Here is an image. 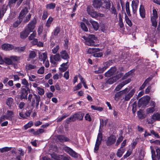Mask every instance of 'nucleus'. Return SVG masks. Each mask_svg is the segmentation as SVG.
Returning a JSON list of instances; mask_svg holds the SVG:
<instances>
[{"label":"nucleus","instance_id":"nucleus-42","mask_svg":"<svg viewBox=\"0 0 160 160\" xmlns=\"http://www.w3.org/2000/svg\"><path fill=\"white\" fill-rule=\"evenodd\" d=\"M21 83L22 84L24 85L25 87L27 88H28L29 89L28 87L29 86V84L27 81V80L23 78L21 80Z\"/></svg>","mask_w":160,"mask_h":160},{"label":"nucleus","instance_id":"nucleus-15","mask_svg":"<svg viewBox=\"0 0 160 160\" xmlns=\"http://www.w3.org/2000/svg\"><path fill=\"white\" fill-rule=\"evenodd\" d=\"M2 49L6 51L11 50L14 48V46L11 44L5 43L2 46Z\"/></svg>","mask_w":160,"mask_h":160},{"label":"nucleus","instance_id":"nucleus-3","mask_svg":"<svg viewBox=\"0 0 160 160\" xmlns=\"http://www.w3.org/2000/svg\"><path fill=\"white\" fill-rule=\"evenodd\" d=\"M28 100L30 102H32V105H33L35 103V99L36 100V106L37 107L39 104V102L41 100L40 97L35 94H33V96L32 94H29L28 98Z\"/></svg>","mask_w":160,"mask_h":160},{"label":"nucleus","instance_id":"nucleus-36","mask_svg":"<svg viewBox=\"0 0 160 160\" xmlns=\"http://www.w3.org/2000/svg\"><path fill=\"white\" fill-rule=\"evenodd\" d=\"M151 79L149 78H147L144 81L142 85L139 88V90H141L144 89L146 87L147 84L150 81Z\"/></svg>","mask_w":160,"mask_h":160},{"label":"nucleus","instance_id":"nucleus-14","mask_svg":"<svg viewBox=\"0 0 160 160\" xmlns=\"http://www.w3.org/2000/svg\"><path fill=\"white\" fill-rule=\"evenodd\" d=\"M38 59L40 61L44 62L47 59V52L38 53Z\"/></svg>","mask_w":160,"mask_h":160},{"label":"nucleus","instance_id":"nucleus-11","mask_svg":"<svg viewBox=\"0 0 160 160\" xmlns=\"http://www.w3.org/2000/svg\"><path fill=\"white\" fill-rule=\"evenodd\" d=\"M116 138L115 136L113 135H111L108 137L106 142V145L107 146H110L114 144L116 140Z\"/></svg>","mask_w":160,"mask_h":160},{"label":"nucleus","instance_id":"nucleus-10","mask_svg":"<svg viewBox=\"0 0 160 160\" xmlns=\"http://www.w3.org/2000/svg\"><path fill=\"white\" fill-rule=\"evenodd\" d=\"M60 60V58L59 54L54 55H52L50 57V62L54 65L55 64L56 62L59 61Z\"/></svg>","mask_w":160,"mask_h":160},{"label":"nucleus","instance_id":"nucleus-61","mask_svg":"<svg viewBox=\"0 0 160 160\" xmlns=\"http://www.w3.org/2000/svg\"><path fill=\"white\" fill-rule=\"evenodd\" d=\"M133 70H131L128 72L126 73L125 75H124L123 77V79H125L126 78L130 76L133 73Z\"/></svg>","mask_w":160,"mask_h":160},{"label":"nucleus","instance_id":"nucleus-64","mask_svg":"<svg viewBox=\"0 0 160 160\" xmlns=\"http://www.w3.org/2000/svg\"><path fill=\"white\" fill-rule=\"evenodd\" d=\"M36 56L35 52L33 51H32L30 52L29 55V57L30 58H34Z\"/></svg>","mask_w":160,"mask_h":160},{"label":"nucleus","instance_id":"nucleus-19","mask_svg":"<svg viewBox=\"0 0 160 160\" xmlns=\"http://www.w3.org/2000/svg\"><path fill=\"white\" fill-rule=\"evenodd\" d=\"M5 116L7 119L11 120L14 117V113L12 111L8 110Z\"/></svg>","mask_w":160,"mask_h":160},{"label":"nucleus","instance_id":"nucleus-34","mask_svg":"<svg viewBox=\"0 0 160 160\" xmlns=\"http://www.w3.org/2000/svg\"><path fill=\"white\" fill-rule=\"evenodd\" d=\"M76 119L75 114L72 115L69 118H67L66 120V123H68L70 122L74 121Z\"/></svg>","mask_w":160,"mask_h":160},{"label":"nucleus","instance_id":"nucleus-53","mask_svg":"<svg viewBox=\"0 0 160 160\" xmlns=\"http://www.w3.org/2000/svg\"><path fill=\"white\" fill-rule=\"evenodd\" d=\"M119 25L121 28H122L123 26V24L122 22V19L120 14L119 15Z\"/></svg>","mask_w":160,"mask_h":160},{"label":"nucleus","instance_id":"nucleus-7","mask_svg":"<svg viewBox=\"0 0 160 160\" xmlns=\"http://www.w3.org/2000/svg\"><path fill=\"white\" fill-rule=\"evenodd\" d=\"M122 76V74H119L111 78H110L107 80L106 83L109 84H112L120 78Z\"/></svg>","mask_w":160,"mask_h":160},{"label":"nucleus","instance_id":"nucleus-35","mask_svg":"<svg viewBox=\"0 0 160 160\" xmlns=\"http://www.w3.org/2000/svg\"><path fill=\"white\" fill-rule=\"evenodd\" d=\"M68 62H67L66 63H63L61 65V67L59 68V69L62 72H64L66 71L68 67L67 65V64L68 63Z\"/></svg>","mask_w":160,"mask_h":160},{"label":"nucleus","instance_id":"nucleus-5","mask_svg":"<svg viewBox=\"0 0 160 160\" xmlns=\"http://www.w3.org/2000/svg\"><path fill=\"white\" fill-rule=\"evenodd\" d=\"M102 134L101 132L98 133L94 150L95 151H97L99 149V145L101 144L102 141Z\"/></svg>","mask_w":160,"mask_h":160},{"label":"nucleus","instance_id":"nucleus-13","mask_svg":"<svg viewBox=\"0 0 160 160\" xmlns=\"http://www.w3.org/2000/svg\"><path fill=\"white\" fill-rule=\"evenodd\" d=\"M131 81L130 79H127L119 84L115 88V90L118 91H119L124 85L129 83Z\"/></svg>","mask_w":160,"mask_h":160},{"label":"nucleus","instance_id":"nucleus-9","mask_svg":"<svg viewBox=\"0 0 160 160\" xmlns=\"http://www.w3.org/2000/svg\"><path fill=\"white\" fill-rule=\"evenodd\" d=\"M150 100L149 96L144 97L140 99L138 101L139 104L143 106H146Z\"/></svg>","mask_w":160,"mask_h":160},{"label":"nucleus","instance_id":"nucleus-44","mask_svg":"<svg viewBox=\"0 0 160 160\" xmlns=\"http://www.w3.org/2000/svg\"><path fill=\"white\" fill-rule=\"evenodd\" d=\"M139 4V1L138 0H133L132 1V7L138 8Z\"/></svg>","mask_w":160,"mask_h":160},{"label":"nucleus","instance_id":"nucleus-24","mask_svg":"<svg viewBox=\"0 0 160 160\" xmlns=\"http://www.w3.org/2000/svg\"><path fill=\"white\" fill-rule=\"evenodd\" d=\"M139 13L140 16L142 18H144L145 17V11L143 6H140L139 8Z\"/></svg>","mask_w":160,"mask_h":160},{"label":"nucleus","instance_id":"nucleus-63","mask_svg":"<svg viewBox=\"0 0 160 160\" xmlns=\"http://www.w3.org/2000/svg\"><path fill=\"white\" fill-rule=\"evenodd\" d=\"M33 125V123L32 121L29 122L28 123L24 125V127L25 129H27L31 127Z\"/></svg>","mask_w":160,"mask_h":160},{"label":"nucleus","instance_id":"nucleus-8","mask_svg":"<svg viewBox=\"0 0 160 160\" xmlns=\"http://www.w3.org/2000/svg\"><path fill=\"white\" fill-rule=\"evenodd\" d=\"M36 22V19L35 18H34L28 24L27 28H26V29L30 32H32L35 28V25Z\"/></svg>","mask_w":160,"mask_h":160},{"label":"nucleus","instance_id":"nucleus-46","mask_svg":"<svg viewBox=\"0 0 160 160\" xmlns=\"http://www.w3.org/2000/svg\"><path fill=\"white\" fill-rule=\"evenodd\" d=\"M81 27L83 30L85 32H87L88 31V28L85 24L83 22H81Z\"/></svg>","mask_w":160,"mask_h":160},{"label":"nucleus","instance_id":"nucleus-51","mask_svg":"<svg viewBox=\"0 0 160 160\" xmlns=\"http://www.w3.org/2000/svg\"><path fill=\"white\" fill-rule=\"evenodd\" d=\"M44 132V130L43 129H39L37 130L36 131L33 133V134L35 135H37L42 133Z\"/></svg>","mask_w":160,"mask_h":160},{"label":"nucleus","instance_id":"nucleus-55","mask_svg":"<svg viewBox=\"0 0 160 160\" xmlns=\"http://www.w3.org/2000/svg\"><path fill=\"white\" fill-rule=\"evenodd\" d=\"M60 32V28L58 27H57L55 28L53 32V35L57 36Z\"/></svg>","mask_w":160,"mask_h":160},{"label":"nucleus","instance_id":"nucleus-60","mask_svg":"<svg viewBox=\"0 0 160 160\" xmlns=\"http://www.w3.org/2000/svg\"><path fill=\"white\" fill-rule=\"evenodd\" d=\"M152 15L153 16L151 17V18H157L158 15L157 13V11L156 9H154L152 11Z\"/></svg>","mask_w":160,"mask_h":160},{"label":"nucleus","instance_id":"nucleus-20","mask_svg":"<svg viewBox=\"0 0 160 160\" xmlns=\"http://www.w3.org/2000/svg\"><path fill=\"white\" fill-rule=\"evenodd\" d=\"M30 33V32L25 28L24 30L21 32L20 37L22 39H25L28 37Z\"/></svg>","mask_w":160,"mask_h":160},{"label":"nucleus","instance_id":"nucleus-59","mask_svg":"<svg viewBox=\"0 0 160 160\" xmlns=\"http://www.w3.org/2000/svg\"><path fill=\"white\" fill-rule=\"evenodd\" d=\"M132 153V150L129 149L127 152L126 154L123 156L124 158H126L129 157Z\"/></svg>","mask_w":160,"mask_h":160},{"label":"nucleus","instance_id":"nucleus-45","mask_svg":"<svg viewBox=\"0 0 160 160\" xmlns=\"http://www.w3.org/2000/svg\"><path fill=\"white\" fill-rule=\"evenodd\" d=\"M157 18H151L152 26L155 28H156L157 26V22L156 21Z\"/></svg>","mask_w":160,"mask_h":160},{"label":"nucleus","instance_id":"nucleus-30","mask_svg":"<svg viewBox=\"0 0 160 160\" xmlns=\"http://www.w3.org/2000/svg\"><path fill=\"white\" fill-rule=\"evenodd\" d=\"M100 51V49L99 48H90L88 49L87 52L89 54H94L95 53L98 52Z\"/></svg>","mask_w":160,"mask_h":160},{"label":"nucleus","instance_id":"nucleus-56","mask_svg":"<svg viewBox=\"0 0 160 160\" xmlns=\"http://www.w3.org/2000/svg\"><path fill=\"white\" fill-rule=\"evenodd\" d=\"M62 76V74L61 73H59V74H55L53 77V79L55 80H58L59 78H61Z\"/></svg>","mask_w":160,"mask_h":160},{"label":"nucleus","instance_id":"nucleus-22","mask_svg":"<svg viewBox=\"0 0 160 160\" xmlns=\"http://www.w3.org/2000/svg\"><path fill=\"white\" fill-rule=\"evenodd\" d=\"M90 22L92 24L93 28L95 30L97 31L98 30L99 27V25L97 22L92 20H90Z\"/></svg>","mask_w":160,"mask_h":160},{"label":"nucleus","instance_id":"nucleus-57","mask_svg":"<svg viewBox=\"0 0 160 160\" xmlns=\"http://www.w3.org/2000/svg\"><path fill=\"white\" fill-rule=\"evenodd\" d=\"M12 63L13 62L17 61L20 60V58L16 56H12L11 57Z\"/></svg>","mask_w":160,"mask_h":160},{"label":"nucleus","instance_id":"nucleus-28","mask_svg":"<svg viewBox=\"0 0 160 160\" xmlns=\"http://www.w3.org/2000/svg\"><path fill=\"white\" fill-rule=\"evenodd\" d=\"M75 115L76 119L79 120H82L83 119V118L84 114L83 113L79 112L77 113H75Z\"/></svg>","mask_w":160,"mask_h":160},{"label":"nucleus","instance_id":"nucleus-47","mask_svg":"<svg viewBox=\"0 0 160 160\" xmlns=\"http://www.w3.org/2000/svg\"><path fill=\"white\" fill-rule=\"evenodd\" d=\"M11 148V147H5L0 149V150L1 152H3L10 151Z\"/></svg>","mask_w":160,"mask_h":160},{"label":"nucleus","instance_id":"nucleus-37","mask_svg":"<svg viewBox=\"0 0 160 160\" xmlns=\"http://www.w3.org/2000/svg\"><path fill=\"white\" fill-rule=\"evenodd\" d=\"M53 20V19L51 17H49L46 22V26L47 27H50Z\"/></svg>","mask_w":160,"mask_h":160},{"label":"nucleus","instance_id":"nucleus-17","mask_svg":"<svg viewBox=\"0 0 160 160\" xmlns=\"http://www.w3.org/2000/svg\"><path fill=\"white\" fill-rule=\"evenodd\" d=\"M116 68L115 67H112L105 74L106 77H109L112 75L116 71Z\"/></svg>","mask_w":160,"mask_h":160},{"label":"nucleus","instance_id":"nucleus-27","mask_svg":"<svg viewBox=\"0 0 160 160\" xmlns=\"http://www.w3.org/2000/svg\"><path fill=\"white\" fill-rule=\"evenodd\" d=\"M125 151V148H120L118 150L116 154L117 157H121Z\"/></svg>","mask_w":160,"mask_h":160},{"label":"nucleus","instance_id":"nucleus-58","mask_svg":"<svg viewBox=\"0 0 160 160\" xmlns=\"http://www.w3.org/2000/svg\"><path fill=\"white\" fill-rule=\"evenodd\" d=\"M44 67L43 66L41 67L37 71L38 73L39 74H42L44 73Z\"/></svg>","mask_w":160,"mask_h":160},{"label":"nucleus","instance_id":"nucleus-49","mask_svg":"<svg viewBox=\"0 0 160 160\" xmlns=\"http://www.w3.org/2000/svg\"><path fill=\"white\" fill-rule=\"evenodd\" d=\"M60 48L59 45H57L52 50V52L53 54H56Z\"/></svg>","mask_w":160,"mask_h":160},{"label":"nucleus","instance_id":"nucleus-21","mask_svg":"<svg viewBox=\"0 0 160 160\" xmlns=\"http://www.w3.org/2000/svg\"><path fill=\"white\" fill-rule=\"evenodd\" d=\"M28 9L26 8H25L22 9L20 12L18 18L22 20V18L24 17L25 15L28 12Z\"/></svg>","mask_w":160,"mask_h":160},{"label":"nucleus","instance_id":"nucleus-38","mask_svg":"<svg viewBox=\"0 0 160 160\" xmlns=\"http://www.w3.org/2000/svg\"><path fill=\"white\" fill-rule=\"evenodd\" d=\"M91 109L93 110L98 111L101 112L103 110V108L102 107H98L94 105H92L91 107Z\"/></svg>","mask_w":160,"mask_h":160},{"label":"nucleus","instance_id":"nucleus-48","mask_svg":"<svg viewBox=\"0 0 160 160\" xmlns=\"http://www.w3.org/2000/svg\"><path fill=\"white\" fill-rule=\"evenodd\" d=\"M36 33L35 32H33L32 34H31L28 37V39L29 40H32L34 39V38L36 37Z\"/></svg>","mask_w":160,"mask_h":160},{"label":"nucleus","instance_id":"nucleus-23","mask_svg":"<svg viewBox=\"0 0 160 160\" xmlns=\"http://www.w3.org/2000/svg\"><path fill=\"white\" fill-rule=\"evenodd\" d=\"M135 90L134 89H132L130 92L127 94L125 96V100L126 101L129 100L130 98L135 93Z\"/></svg>","mask_w":160,"mask_h":160},{"label":"nucleus","instance_id":"nucleus-12","mask_svg":"<svg viewBox=\"0 0 160 160\" xmlns=\"http://www.w3.org/2000/svg\"><path fill=\"white\" fill-rule=\"evenodd\" d=\"M104 67L102 68H99L98 70H96L94 72L96 73H100L102 72L108 68L110 65L109 61L107 62L104 64Z\"/></svg>","mask_w":160,"mask_h":160},{"label":"nucleus","instance_id":"nucleus-1","mask_svg":"<svg viewBox=\"0 0 160 160\" xmlns=\"http://www.w3.org/2000/svg\"><path fill=\"white\" fill-rule=\"evenodd\" d=\"M109 3L105 1L99 0H93L92 1V5L95 8H99L102 7L103 8L108 9L110 7Z\"/></svg>","mask_w":160,"mask_h":160},{"label":"nucleus","instance_id":"nucleus-39","mask_svg":"<svg viewBox=\"0 0 160 160\" xmlns=\"http://www.w3.org/2000/svg\"><path fill=\"white\" fill-rule=\"evenodd\" d=\"M56 6V4L54 3H51L47 4L46 8L48 9H53Z\"/></svg>","mask_w":160,"mask_h":160},{"label":"nucleus","instance_id":"nucleus-6","mask_svg":"<svg viewBox=\"0 0 160 160\" xmlns=\"http://www.w3.org/2000/svg\"><path fill=\"white\" fill-rule=\"evenodd\" d=\"M63 149L66 152L68 153L72 157L75 158L78 157V154L70 148L65 146L64 147Z\"/></svg>","mask_w":160,"mask_h":160},{"label":"nucleus","instance_id":"nucleus-4","mask_svg":"<svg viewBox=\"0 0 160 160\" xmlns=\"http://www.w3.org/2000/svg\"><path fill=\"white\" fill-rule=\"evenodd\" d=\"M96 40L95 36L93 35H90L88 37V39L85 42V44L90 46H97L95 43V40Z\"/></svg>","mask_w":160,"mask_h":160},{"label":"nucleus","instance_id":"nucleus-40","mask_svg":"<svg viewBox=\"0 0 160 160\" xmlns=\"http://www.w3.org/2000/svg\"><path fill=\"white\" fill-rule=\"evenodd\" d=\"M125 8L126 12L129 16L131 15L129 9V2H127L125 4Z\"/></svg>","mask_w":160,"mask_h":160},{"label":"nucleus","instance_id":"nucleus-2","mask_svg":"<svg viewBox=\"0 0 160 160\" xmlns=\"http://www.w3.org/2000/svg\"><path fill=\"white\" fill-rule=\"evenodd\" d=\"M87 11L88 14L93 18L102 17L104 16V15L103 14L97 12L95 11L93 8L90 6H88Z\"/></svg>","mask_w":160,"mask_h":160},{"label":"nucleus","instance_id":"nucleus-16","mask_svg":"<svg viewBox=\"0 0 160 160\" xmlns=\"http://www.w3.org/2000/svg\"><path fill=\"white\" fill-rule=\"evenodd\" d=\"M155 32H150L148 35V40L153 43H155L156 38L155 37Z\"/></svg>","mask_w":160,"mask_h":160},{"label":"nucleus","instance_id":"nucleus-41","mask_svg":"<svg viewBox=\"0 0 160 160\" xmlns=\"http://www.w3.org/2000/svg\"><path fill=\"white\" fill-rule=\"evenodd\" d=\"M38 93L40 95H42L44 94L45 91L43 88L42 87H39L37 89Z\"/></svg>","mask_w":160,"mask_h":160},{"label":"nucleus","instance_id":"nucleus-62","mask_svg":"<svg viewBox=\"0 0 160 160\" xmlns=\"http://www.w3.org/2000/svg\"><path fill=\"white\" fill-rule=\"evenodd\" d=\"M48 16V11L45 10L43 13V15L42 16V19L43 20H45L47 18Z\"/></svg>","mask_w":160,"mask_h":160},{"label":"nucleus","instance_id":"nucleus-25","mask_svg":"<svg viewBox=\"0 0 160 160\" xmlns=\"http://www.w3.org/2000/svg\"><path fill=\"white\" fill-rule=\"evenodd\" d=\"M6 103L10 108H11L14 104L13 98L11 97L8 98L6 100Z\"/></svg>","mask_w":160,"mask_h":160},{"label":"nucleus","instance_id":"nucleus-32","mask_svg":"<svg viewBox=\"0 0 160 160\" xmlns=\"http://www.w3.org/2000/svg\"><path fill=\"white\" fill-rule=\"evenodd\" d=\"M28 94V92L25 89H23L22 90L20 97L22 99L27 98Z\"/></svg>","mask_w":160,"mask_h":160},{"label":"nucleus","instance_id":"nucleus-29","mask_svg":"<svg viewBox=\"0 0 160 160\" xmlns=\"http://www.w3.org/2000/svg\"><path fill=\"white\" fill-rule=\"evenodd\" d=\"M152 122H153L156 120H160V114L158 112L154 113L152 116Z\"/></svg>","mask_w":160,"mask_h":160},{"label":"nucleus","instance_id":"nucleus-31","mask_svg":"<svg viewBox=\"0 0 160 160\" xmlns=\"http://www.w3.org/2000/svg\"><path fill=\"white\" fill-rule=\"evenodd\" d=\"M60 55L61 57L64 59H67L69 58L68 53L65 50L62 51L60 52Z\"/></svg>","mask_w":160,"mask_h":160},{"label":"nucleus","instance_id":"nucleus-26","mask_svg":"<svg viewBox=\"0 0 160 160\" xmlns=\"http://www.w3.org/2000/svg\"><path fill=\"white\" fill-rule=\"evenodd\" d=\"M58 139L61 142H69V139L67 137H65L63 136L60 135L58 137Z\"/></svg>","mask_w":160,"mask_h":160},{"label":"nucleus","instance_id":"nucleus-33","mask_svg":"<svg viewBox=\"0 0 160 160\" xmlns=\"http://www.w3.org/2000/svg\"><path fill=\"white\" fill-rule=\"evenodd\" d=\"M37 68V66L31 64H28L26 66V69L27 71L32 69H36Z\"/></svg>","mask_w":160,"mask_h":160},{"label":"nucleus","instance_id":"nucleus-52","mask_svg":"<svg viewBox=\"0 0 160 160\" xmlns=\"http://www.w3.org/2000/svg\"><path fill=\"white\" fill-rule=\"evenodd\" d=\"M155 108L153 107H150L147 109V112L148 113H152L155 111Z\"/></svg>","mask_w":160,"mask_h":160},{"label":"nucleus","instance_id":"nucleus-50","mask_svg":"<svg viewBox=\"0 0 160 160\" xmlns=\"http://www.w3.org/2000/svg\"><path fill=\"white\" fill-rule=\"evenodd\" d=\"M19 18V20H17L13 24V27L14 28H16L20 24L21 22L22 21V20H21Z\"/></svg>","mask_w":160,"mask_h":160},{"label":"nucleus","instance_id":"nucleus-43","mask_svg":"<svg viewBox=\"0 0 160 160\" xmlns=\"http://www.w3.org/2000/svg\"><path fill=\"white\" fill-rule=\"evenodd\" d=\"M4 62L8 64H12V61L10 57V58H4Z\"/></svg>","mask_w":160,"mask_h":160},{"label":"nucleus","instance_id":"nucleus-18","mask_svg":"<svg viewBox=\"0 0 160 160\" xmlns=\"http://www.w3.org/2000/svg\"><path fill=\"white\" fill-rule=\"evenodd\" d=\"M130 89L129 88H127L124 89L117 92L116 94H115V98L119 97L124 94L127 93V92H128L130 91Z\"/></svg>","mask_w":160,"mask_h":160},{"label":"nucleus","instance_id":"nucleus-54","mask_svg":"<svg viewBox=\"0 0 160 160\" xmlns=\"http://www.w3.org/2000/svg\"><path fill=\"white\" fill-rule=\"evenodd\" d=\"M125 20L126 23L129 26H131L132 25V23L131 20L129 19L128 17L127 16L126 14H125Z\"/></svg>","mask_w":160,"mask_h":160}]
</instances>
